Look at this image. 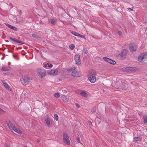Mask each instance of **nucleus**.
I'll return each mask as SVG.
<instances>
[{
	"label": "nucleus",
	"instance_id": "nucleus-24",
	"mask_svg": "<svg viewBox=\"0 0 147 147\" xmlns=\"http://www.w3.org/2000/svg\"><path fill=\"white\" fill-rule=\"evenodd\" d=\"M5 111H4L3 110L0 108V115L5 114Z\"/></svg>",
	"mask_w": 147,
	"mask_h": 147
},
{
	"label": "nucleus",
	"instance_id": "nucleus-46",
	"mask_svg": "<svg viewBox=\"0 0 147 147\" xmlns=\"http://www.w3.org/2000/svg\"><path fill=\"white\" fill-rule=\"evenodd\" d=\"M146 130L147 131V129H146Z\"/></svg>",
	"mask_w": 147,
	"mask_h": 147
},
{
	"label": "nucleus",
	"instance_id": "nucleus-45",
	"mask_svg": "<svg viewBox=\"0 0 147 147\" xmlns=\"http://www.w3.org/2000/svg\"><path fill=\"white\" fill-rule=\"evenodd\" d=\"M7 147H9V146H7Z\"/></svg>",
	"mask_w": 147,
	"mask_h": 147
},
{
	"label": "nucleus",
	"instance_id": "nucleus-29",
	"mask_svg": "<svg viewBox=\"0 0 147 147\" xmlns=\"http://www.w3.org/2000/svg\"><path fill=\"white\" fill-rule=\"evenodd\" d=\"M144 121V123H147V116H145Z\"/></svg>",
	"mask_w": 147,
	"mask_h": 147
},
{
	"label": "nucleus",
	"instance_id": "nucleus-22",
	"mask_svg": "<svg viewBox=\"0 0 147 147\" xmlns=\"http://www.w3.org/2000/svg\"><path fill=\"white\" fill-rule=\"evenodd\" d=\"M71 33L73 34L76 36L79 37V36H80V34H79L78 33L76 32L75 31H72L71 32Z\"/></svg>",
	"mask_w": 147,
	"mask_h": 147
},
{
	"label": "nucleus",
	"instance_id": "nucleus-40",
	"mask_svg": "<svg viewBox=\"0 0 147 147\" xmlns=\"http://www.w3.org/2000/svg\"><path fill=\"white\" fill-rule=\"evenodd\" d=\"M78 140L79 142H80V138H78Z\"/></svg>",
	"mask_w": 147,
	"mask_h": 147
},
{
	"label": "nucleus",
	"instance_id": "nucleus-11",
	"mask_svg": "<svg viewBox=\"0 0 147 147\" xmlns=\"http://www.w3.org/2000/svg\"><path fill=\"white\" fill-rule=\"evenodd\" d=\"M71 74L72 76L74 77H78L81 76V73L76 71H73Z\"/></svg>",
	"mask_w": 147,
	"mask_h": 147
},
{
	"label": "nucleus",
	"instance_id": "nucleus-14",
	"mask_svg": "<svg viewBox=\"0 0 147 147\" xmlns=\"http://www.w3.org/2000/svg\"><path fill=\"white\" fill-rule=\"evenodd\" d=\"M80 95L83 97L87 98L88 96V94L84 91H82L80 93Z\"/></svg>",
	"mask_w": 147,
	"mask_h": 147
},
{
	"label": "nucleus",
	"instance_id": "nucleus-42",
	"mask_svg": "<svg viewBox=\"0 0 147 147\" xmlns=\"http://www.w3.org/2000/svg\"><path fill=\"white\" fill-rule=\"evenodd\" d=\"M15 41H16V42H18L19 41V40L16 39V40H15Z\"/></svg>",
	"mask_w": 147,
	"mask_h": 147
},
{
	"label": "nucleus",
	"instance_id": "nucleus-37",
	"mask_svg": "<svg viewBox=\"0 0 147 147\" xmlns=\"http://www.w3.org/2000/svg\"><path fill=\"white\" fill-rule=\"evenodd\" d=\"M117 34H119V35H121V31H119L118 32H117Z\"/></svg>",
	"mask_w": 147,
	"mask_h": 147
},
{
	"label": "nucleus",
	"instance_id": "nucleus-20",
	"mask_svg": "<svg viewBox=\"0 0 147 147\" xmlns=\"http://www.w3.org/2000/svg\"><path fill=\"white\" fill-rule=\"evenodd\" d=\"M6 25L9 28L12 29L13 30H14L15 31H16L17 30V29L16 27L12 26L9 24H7Z\"/></svg>",
	"mask_w": 147,
	"mask_h": 147
},
{
	"label": "nucleus",
	"instance_id": "nucleus-12",
	"mask_svg": "<svg viewBox=\"0 0 147 147\" xmlns=\"http://www.w3.org/2000/svg\"><path fill=\"white\" fill-rule=\"evenodd\" d=\"M75 60L77 64L79 65L81 64V62L80 59V55L79 54H77L75 55Z\"/></svg>",
	"mask_w": 147,
	"mask_h": 147
},
{
	"label": "nucleus",
	"instance_id": "nucleus-26",
	"mask_svg": "<svg viewBox=\"0 0 147 147\" xmlns=\"http://www.w3.org/2000/svg\"><path fill=\"white\" fill-rule=\"evenodd\" d=\"M32 36L35 38H38L39 37V36L36 34H32Z\"/></svg>",
	"mask_w": 147,
	"mask_h": 147
},
{
	"label": "nucleus",
	"instance_id": "nucleus-8",
	"mask_svg": "<svg viewBox=\"0 0 147 147\" xmlns=\"http://www.w3.org/2000/svg\"><path fill=\"white\" fill-rule=\"evenodd\" d=\"M58 72V71L57 69L55 70L53 69H50L47 71V73L49 75L53 76L57 75Z\"/></svg>",
	"mask_w": 147,
	"mask_h": 147
},
{
	"label": "nucleus",
	"instance_id": "nucleus-17",
	"mask_svg": "<svg viewBox=\"0 0 147 147\" xmlns=\"http://www.w3.org/2000/svg\"><path fill=\"white\" fill-rule=\"evenodd\" d=\"M13 16L14 17H15L16 19L13 20L15 22H16L18 21H20L22 20L21 19V18L18 16Z\"/></svg>",
	"mask_w": 147,
	"mask_h": 147
},
{
	"label": "nucleus",
	"instance_id": "nucleus-44",
	"mask_svg": "<svg viewBox=\"0 0 147 147\" xmlns=\"http://www.w3.org/2000/svg\"><path fill=\"white\" fill-rule=\"evenodd\" d=\"M89 122L91 124H92V123L90 121H89Z\"/></svg>",
	"mask_w": 147,
	"mask_h": 147
},
{
	"label": "nucleus",
	"instance_id": "nucleus-19",
	"mask_svg": "<svg viewBox=\"0 0 147 147\" xmlns=\"http://www.w3.org/2000/svg\"><path fill=\"white\" fill-rule=\"evenodd\" d=\"M127 51L126 50H123L121 53V58H123V57H124L126 55Z\"/></svg>",
	"mask_w": 147,
	"mask_h": 147
},
{
	"label": "nucleus",
	"instance_id": "nucleus-30",
	"mask_svg": "<svg viewBox=\"0 0 147 147\" xmlns=\"http://www.w3.org/2000/svg\"><path fill=\"white\" fill-rule=\"evenodd\" d=\"M51 22L52 24H53L55 23V20L53 19H51Z\"/></svg>",
	"mask_w": 147,
	"mask_h": 147
},
{
	"label": "nucleus",
	"instance_id": "nucleus-1",
	"mask_svg": "<svg viewBox=\"0 0 147 147\" xmlns=\"http://www.w3.org/2000/svg\"><path fill=\"white\" fill-rule=\"evenodd\" d=\"M88 77L89 81L92 83H94L96 80V71L93 70H91L89 72Z\"/></svg>",
	"mask_w": 147,
	"mask_h": 147
},
{
	"label": "nucleus",
	"instance_id": "nucleus-5",
	"mask_svg": "<svg viewBox=\"0 0 147 147\" xmlns=\"http://www.w3.org/2000/svg\"><path fill=\"white\" fill-rule=\"evenodd\" d=\"M37 72L38 75L40 77L43 78L46 75L45 71L43 69H37Z\"/></svg>",
	"mask_w": 147,
	"mask_h": 147
},
{
	"label": "nucleus",
	"instance_id": "nucleus-21",
	"mask_svg": "<svg viewBox=\"0 0 147 147\" xmlns=\"http://www.w3.org/2000/svg\"><path fill=\"white\" fill-rule=\"evenodd\" d=\"M142 140L141 139L138 137H134V140L135 141H140Z\"/></svg>",
	"mask_w": 147,
	"mask_h": 147
},
{
	"label": "nucleus",
	"instance_id": "nucleus-33",
	"mask_svg": "<svg viewBox=\"0 0 147 147\" xmlns=\"http://www.w3.org/2000/svg\"><path fill=\"white\" fill-rule=\"evenodd\" d=\"M41 140V139L40 138H38L36 140V142L38 143Z\"/></svg>",
	"mask_w": 147,
	"mask_h": 147
},
{
	"label": "nucleus",
	"instance_id": "nucleus-35",
	"mask_svg": "<svg viewBox=\"0 0 147 147\" xmlns=\"http://www.w3.org/2000/svg\"><path fill=\"white\" fill-rule=\"evenodd\" d=\"M76 68V67H72V68H71L70 70L72 71L73 70H74Z\"/></svg>",
	"mask_w": 147,
	"mask_h": 147
},
{
	"label": "nucleus",
	"instance_id": "nucleus-43",
	"mask_svg": "<svg viewBox=\"0 0 147 147\" xmlns=\"http://www.w3.org/2000/svg\"><path fill=\"white\" fill-rule=\"evenodd\" d=\"M22 41H19H19L18 42L19 43H22Z\"/></svg>",
	"mask_w": 147,
	"mask_h": 147
},
{
	"label": "nucleus",
	"instance_id": "nucleus-28",
	"mask_svg": "<svg viewBox=\"0 0 147 147\" xmlns=\"http://www.w3.org/2000/svg\"><path fill=\"white\" fill-rule=\"evenodd\" d=\"M55 119L56 121H57L58 119V117L57 114H55L54 115Z\"/></svg>",
	"mask_w": 147,
	"mask_h": 147
},
{
	"label": "nucleus",
	"instance_id": "nucleus-6",
	"mask_svg": "<svg viewBox=\"0 0 147 147\" xmlns=\"http://www.w3.org/2000/svg\"><path fill=\"white\" fill-rule=\"evenodd\" d=\"M63 140L65 143L67 145H69L70 144V141L68 135L64 133L63 134Z\"/></svg>",
	"mask_w": 147,
	"mask_h": 147
},
{
	"label": "nucleus",
	"instance_id": "nucleus-36",
	"mask_svg": "<svg viewBox=\"0 0 147 147\" xmlns=\"http://www.w3.org/2000/svg\"><path fill=\"white\" fill-rule=\"evenodd\" d=\"M1 70L2 71H6V69L4 67H2L1 69Z\"/></svg>",
	"mask_w": 147,
	"mask_h": 147
},
{
	"label": "nucleus",
	"instance_id": "nucleus-16",
	"mask_svg": "<svg viewBox=\"0 0 147 147\" xmlns=\"http://www.w3.org/2000/svg\"><path fill=\"white\" fill-rule=\"evenodd\" d=\"M43 66L45 68H48L52 67L53 66V65L52 63H48L47 64H43Z\"/></svg>",
	"mask_w": 147,
	"mask_h": 147
},
{
	"label": "nucleus",
	"instance_id": "nucleus-32",
	"mask_svg": "<svg viewBox=\"0 0 147 147\" xmlns=\"http://www.w3.org/2000/svg\"><path fill=\"white\" fill-rule=\"evenodd\" d=\"M79 37H81L82 38H83L84 39H86V38L83 35H80V36H79Z\"/></svg>",
	"mask_w": 147,
	"mask_h": 147
},
{
	"label": "nucleus",
	"instance_id": "nucleus-31",
	"mask_svg": "<svg viewBox=\"0 0 147 147\" xmlns=\"http://www.w3.org/2000/svg\"><path fill=\"white\" fill-rule=\"evenodd\" d=\"M75 106H76V107L78 108H79L80 107V106L77 103H76L75 104Z\"/></svg>",
	"mask_w": 147,
	"mask_h": 147
},
{
	"label": "nucleus",
	"instance_id": "nucleus-15",
	"mask_svg": "<svg viewBox=\"0 0 147 147\" xmlns=\"http://www.w3.org/2000/svg\"><path fill=\"white\" fill-rule=\"evenodd\" d=\"M3 84L4 85V86L5 88L9 91L11 90V89L10 88V87L8 85L7 83L5 82L4 81H3Z\"/></svg>",
	"mask_w": 147,
	"mask_h": 147
},
{
	"label": "nucleus",
	"instance_id": "nucleus-34",
	"mask_svg": "<svg viewBox=\"0 0 147 147\" xmlns=\"http://www.w3.org/2000/svg\"><path fill=\"white\" fill-rule=\"evenodd\" d=\"M83 53L84 54H87L88 53L87 51V50H84L83 51Z\"/></svg>",
	"mask_w": 147,
	"mask_h": 147
},
{
	"label": "nucleus",
	"instance_id": "nucleus-18",
	"mask_svg": "<svg viewBox=\"0 0 147 147\" xmlns=\"http://www.w3.org/2000/svg\"><path fill=\"white\" fill-rule=\"evenodd\" d=\"M61 98L63 101L65 102H67L68 101V99L66 96L65 95H63L61 96Z\"/></svg>",
	"mask_w": 147,
	"mask_h": 147
},
{
	"label": "nucleus",
	"instance_id": "nucleus-2",
	"mask_svg": "<svg viewBox=\"0 0 147 147\" xmlns=\"http://www.w3.org/2000/svg\"><path fill=\"white\" fill-rule=\"evenodd\" d=\"M7 126L11 130H13L17 133L21 134H22V132L19 129L15 127V125L11 122H9L7 124Z\"/></svg>",
	"mask_w": 147,
	"mask_h": 147
},
{
	"label": "nucleus",
	"instance_id": "nucleus-41",
	"mask_svg": "<svg viewBox=\"0 0 147 147\" xmlns=\"http://www.w3.org/2000/svg\"><path fill=\"white\" fill-rule=\"evenodd\" d=\"M128 9L130 11H132V9H131V8H128Z\"/></svg>",
	"mask_w": 147,
	"mask_h": 147
},
{
	"label": "nucleus",
	"instance_id": "nucleus-7",
	"mask_svg": "<svg viewBox=\"0 0 147 147\" xmlns=\"http://www.w3.org/2000/svg\"><path fill=\"white\" fill-rule=\"evenodd\" d=\"M137 48L136 45L134 43H131L129 45V49L130 51L134 52L136 51Z\"/></svg>",
	"mask_w": 147,
	"mask_h": 147
},
{
	"label": "nucleus",
	"instance_id": "nucleus-27",
	"mask_svg": "<svg viewBox=\"0 0 147 147\" xmlns=\"http://www.w3.org/2000/svg\"><path fill=\"white\" fill-rule=\"evenodd\" d=\"M96 107H94L91 110V111L93 113H95L96 112Z\"/></svg>",
	"mask_w": 147,
	"mask_h": 147
},
{
	"label": "nucleus",
	"instance_id": "nucleus-10",
	"mask_svg": "<svg viewBox=\"0 0 147 147\" xmlns=\"http://www.w3.org/2000/svg\"><path fill=\"white\" fill-rule=\"evenodd\" d=\"M45 119L47 126L49 127H50L51 125L50 118L48 116H46L45 117Z\"/></svg>",
	"mask_w": 147,
	"mask_h": 147
},
{
	"label": "nucleus",
	"instance_id": "nucleus-9",
	"mask_svg": "<svg viewBox=\"0 0 147 147\" xmlns=\"http://www.w3.org/2000/svg\"><path fill=\"white\" fill-rule=\"evenodd\" d=\"M137 68L135 67H126L123 69V71L125 72H133L137 70Z\"/></svg>",
	"mask_w": 147,
	"mask_h": 147
},
{
	"label": "nucleus",
	"instance_id": "nucleus-25",
	"mask_svg": "<svg viewBox=\"0 0 147 147\" xmlns=\"http://www.w3.org/2000/svg\"><path fill=\"white\" fill-rule=\"evenodd\" d=\"M69 47L70 49H71V50H73L75 48V46L74 44H72L70 45L69 46Z\"/></svg>",
	"mask_w": 147,
	"mask_h": 147
},
{
	"label": "nucleus",
	"instance_id": "nucleus-4",
	"mask_svg": "<svg viewBox=\"0 0 147 147\" xmlns=\"http://www.w3.org/2000/svg\"><path fill=\"white\" fill-rule=\"evenodd\" d=\"M21 83L24 85H26L29 82V78L28 76H24L20 78Z\"/></svg>",
	"mask_w": 147,
	"mask_h": 147
},
{
	"label": "nucleus",
	"instance_id": "nucleus-39",
	"mask_svg": "<svg viewBox=\"0 0 147 147\" xmlns=\"http://www.w3.org/2000/svg\"><path fill=\"white\" fill-rule=\"evenodd\" d=\"M10 39H11V40H12L13 41H15V40H16V39H15L14 38H10Z\"/></svg>",
	"mask_w": 147,
	"mask_h": 147
},
{
	"label": "nucleus",
	"instance_id": "nucleus-13",
	"mask_svg": "<svg viewBox=\"0 0 147 147\" xmlns=\"http://www.w3.org/2000/svg\"><path fill=\"white\" fill-rule=\"evenodd\" d=\"M103 59L105 61L111 64H115L116 63L115 61L107 57H103Z\"/></svg>",
	"mask_w": 147,
	"mask_h": 147
},
{
	"label": "nucleus",
	"instance_id": "nucleus-3",
	"mask_svg": "<svg viewBox=\"0 0 147 147\" xmlns=\"http://www.w3.org/2000/svg\"><path fill=\"white\" fill-rule=\"evenodd\" d=\"M147 59V53H144L139 55L138 60L140 62L146 61Z\"/></svg>",
	"mask_w": 147,
	"mask_h": 147
},
{
	"label": "nucleus",
	"instance_id": "nucleus-38",
	"mask_svg": "<svg viewBox=\"0 0 147 147\" xmlns=\"http://www.w3.org/2000/svg\"><path fill=\"white\" fill-rule=\"evenodd\" d=\"M62 92L63 93H65V94L67 92V91L66 90H63Z\"/></svg>",
	"mask_w": 147,
	"mask_h": 147
},
{
	"label": "nucleus",
	"instance_id": "nucleus-23",
	"mask_svg": "<svg viewBox=\"0 0 147 147\" xmlns=\"http://www.w3.org/2000/svg\"><path fill=\"white\" fill-rule=\"evenodd\" d=\"M54 97L56 98H59L60 97V94L59 93L57 92L54 94Z\"/></svg>",
	"mask_w": 147,
	"mask_h": 147
}]
</instances>
